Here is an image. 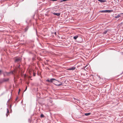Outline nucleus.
<instances>
[{"label":"nucleus","mask_w":123,"mask_h":123,"mask_svg":"<svg viewBox=\"0 0 123 123\" xmlns=\"http://www.w3.org/2000/svg\"><path fill=\"white\" fill-rule=\"evenodd\" d=\"M55 80V81L54 82V83L55 85L58 86H59L62 85V82H60L56 80Z\"/></svg>","instance_id":"obj_1"},{"label":"nucleus","mask_w":123,"mask_h":123,"mask_svg":"<svg viewBox=\"0 0 123 123\" xmlns=\"http://www.w3.org/2000/svg\"><path fill=\"white\" fill-rule=\"evenodd\" d=\"M21 59L20 57L16 58L15 59V62L16 63L17 62L18 63L21 62Z\"/></svg>","instance_id":"obj_2"},{"label":"nucleus","mask_w":123,"mask_h":123,"mask_svg":"<svg viewBox=\"0 0 123 123\" xmlns=\"http://www.w3.org/2000/svg\"><path fill=\"white\" fill-rule=\"evenodd\" d=\"M10 74H13V72H12V71L10 72H7L6 71L4 72L3 73V75L4 76H6V75L7 76H9Z\"/></svg>","instance_id":"obj_3"},{"label":"nucleus","mask_w":123,"mask_h":123,"mask_svg":"<svg viewBox=\"0 0 123 123\" xmlns=\"http://www.w3.org/2000/svg\"><path fill=\"white\" fill-rule=\"evenodd\" d=\"M9 80V78H4L0 80V83H3V82H7Z\"/></svg>","instance_id":"obj_4"},{"label":"nucleus","mask_w":123,"mask_h":123,"mask_svg":"<svg viewBox=\"0 0 123 123\" xmlns=\"http://www.w3.org/2000/svg\"><path fill=\"white\" fill-rule=\"evenodd\" d=\"M75 68V67H72L71 68H69L68 70H74Z\"/></svg>","instance_id":"obj_5"},{"label":"nucleus","mask_w":123,"mask_h":123,"mask_svg":"<svg viewBox=\"0 0 123 123\" xmlns=\"http://www.w3.org/2000/svg\"><path fill=\"white\" fill-rule=\"evenodd\" d=\"M53 14L56 15L57 16H59L60 15V13H53Z\"/></svg>","instance_id":"obj_6"},{"label":"nucleus","mask_w":123,"mask_h":123,"mask_svg":"<svg viewBox=\"0 0 123 123\" xmlns=\"http://www.w3.org/2000/svg\"><path fill=\"white\" fill-rule=\"evenodd\" d=\"M54 80H55L53 78L51 79L50 80V82H52L54 81Z\"/></svg>","instance_id":"obj_7"},{"label":"nucleus","mask_w":123,"mask_h":123,"mask_svg":"<svg viewBox=\"0 0 123 123\" xmlns=\"http://www.w3.org/2000/svg\"><path fill=\"white\" fill-rule=\"evenodd\" d=\"M98 1L100 2H104L106 1L105 0H98Z\"/></svg>","instance_id":"obj_8"},{"label":"nucleus","mask_w":123,"mask_h":123,"mask_svg":"<svg viewBox=\"0 0 123 123\" xmlns=\"http://www.w3.org/2000/svg\"><path fill=\"white\" fill-rule=\"evenodd\" d=\"M78 36L77 35H76V36H74L73 37V38L75 39L76 40L77 38L78 37Z\"/></svg>","instance_id":"obj_9"},{"label":"nucleus","mask_w":123,"mask_h":123,"mask_svg":"<svg viewBox=\"0 0 123 123\" xmlns=\"http://www.w3.org/2000/svg\"><path fill=\"white\" fill-rule=\"evenodd\" d=\"M91 114V113H85V115L86 116H88L90 115Z\"/></svg>","instance_id":"obj_10"},{"label":"nucleus","mask_w":123,"mask_h":123,"mask_svg":"<svg viewBox=\"0 0 123 123\" xmlns=\"http://www.w3.org/2000/svg\"><path fill=\"white\" fill-rule=\"evenodd\" d=\"M112 10H106V12H112Z\"/></svg>","instance_id":"obj_11"},{"label":"nucleus","mask_w":123,"mask_h":123,"mask_svg":"<svg viewBox=\"0 0 123 123\" xmlns=\"http://www.w3.org/2000/svg\"><path fill=\"white\" fill-rule=\"evenodd\" d=\"M28 26L26 27L25 29V31L26 32L28 30Z\"/></svg>","instance_id":"obj_12"},{"label":"nucleus","mask_w":123,"mask_h":123,"mask_svg":"<svg viewBox=\"0 0 123 123\" xmlns=\"http://www.w3.org/2000/svg\"><path fill=\"white\" fill-rule=\"evenodd\" d=\"M102 12H106V10H102L100 11Z\"/></svg>","instance_id":"obj_13"},{"label":"nucleus","mask_w":123,"mask_h":123,"mask_svg":"<svg viewBox=\"0 0 123 123\" xmlns=\"http://www.w3.org/2000/svg\"><path fill=\"white\" fill-rule=\"evenodd\" d=\"M40 117H44V116L43 114H42L41 115Z\"/></svg>","instance_id":"obj_14"},{"label":"nucleus","mask_w":123,"mask_h":123,"mask_svg":"<svg viewBox=\"0 0 123 123\" xmlns=\"http://www.w3.org/2000/svg\"><path fill=\"white\" fill-rule=\"evenodd\" d=\"M120 16L118 15H117L116 17V18H118Z\"/></svg>","instance_id":"obj_15"},{"label":"nucleus","mask_w":123,"mask_h":123,"mask_svg":"<svg viewBox=\"0 0 123 123\" xmlns=\"http://www.w3.org/2000/svg\"><path fill=\"white\" fill-rule=\"evenodd\" d=\"M107 32V31H105L104 32V34H106Z\"/></svg>","instance_id":"obj_16"},{"label":"nucleus","mask_w":123,"mask_h":123,"mask_svg":"<svg viewBox=\"0 0 123 123\" xmlns=\"http://www.w3.org/2000/svg\"><path fill=\"white\" fill-rule=\"evenodd\" d=\"M7 113H9V111L8 109H7Z\"/></svg>","instance_id":"obj_17"},{"label":"nucleus","mask_w":123,"mask_h":123,"mask_svg":"<svg viewBox=\"0 0 123 123\" xmlns=\"http://www.w3.org/2000/svg\"><path fill=\"white\" fill-rule=\"evenodd\" d=\"M46 81L47 82H50V80L49 79H47L46 80Z\"/></svg>","instance_id":"obj_18"},{"label":"nucleus","mask_w":123,"mask_h":123,"mask_svg":"<svg viewBox=\"0 0 123 123\" xmlns=\"http://www.w3.org/2000/svg\"><path fill=\"white\" fill-rule=\"evenodd\" d=\"M12 72H13V74H12L14 75V73H15L16 71H13Z\"/></svg>","instance_id":"obj_19"},{"label":"nucleus","mask_w":123,"mask_h":123,"mask_svg":"<svg viewBox=\"0 0 123 123\" xmlns=\"http://www.w3.org/2000/svg\"><path fill=\"white\" fill-rule=\"evenodd\" d=\"M50 0L51 1H57L58 0Z\"/></svg>","instance_id":"obj_20"},{"label":"nucleus","mask_w":123,"mask_h":123,"mask_svg":"<svg viewBox=\"0 0 123 123\" xmlns=\"http://www.w3.org/2000/svg\"><path fill=\"white\" fill-rule=\"evenodd\" d=\"M20 65H19V66H18V68H20Z\"/></svg>","instance_id":"obj_21"},{"label":"nucleus","mask_w":123,"mask_h":123,"mask_svg":"<svg viewBox=\"0 0 123 123\" xmlns=\"http://www.w3.org/2000/svg\"><path fill=\"white\" fill-rule=\"evenodd\" d=\"M2 71L0 70V74H1V72H2Z\"/></svg>","instance_id":"obj_22"},{"label":"nucleus","mask_w":123,"mask_h":123,"mask_svg":"<svg viewBox=\"0 0 123 123\" xmlns=\"http://www.w3.org/2000/svg\"><path fill=\"white\" fill-rule=\"evenodd\" d=\"M11 107H12V105H10V108H11Z\"/></svg>","instance_id":"obj_23"},{"label":"nucleus","mask_w":123,"mask_h":123,"mask_svg":"<svg viewBox=\"0 0 123 123\" xmlns=\"http://www.w3.org/2000/svg\"><path fill=\"white\" fill-rule=\"evenodd\" d=\"M35 73H33V75L34 76H35Z\"/></svg>","instance_id":"obj_24"},{"label":"nucleus","mask_w":123,"mask_h":123,"mask_svg":"<svg viewBox=\"0 0 123 123\" xmlns=\"http://www.w3.org/2000/svg\"><path fill=\"white\" fill-rule=\"evenodd\" d=\"M19 92H18V93L19 94V92L20 91V89H19Z\"/></svg>","instance_id":"obj_25"},{"label":"nucleus","mask_w":123,"mask_h":123,"mask_svg":"<svg viewBox=\"0 0 123 123\" xmlns=\"http://www.w3.org/2000/svg\"><path fill=\"white\" fill-rule=\"evenodd\" d=\"M27 89V86H26V88L25 89V91H25Z\"/></svg>","instance_id":"obj_26"},{"label":"nucleus","mask_w":123,"mask_h":123,"mask_svg":"<svg viewBox=\"0 0 123 123\" xmlns=\"http://www.w3.org/2000/svg\"><path fill=\"white\" fill-rule=\"evenodd\" d=\"M6 116H7V114H6Z\"/></svg>","instance_id":"obj_27"},{"label":"nucleus","mask_w":123,"mask_h":123,"mask_svg":"<svg viewBox=\"0 0 123 123\" xmlns=\"http://www.w3.org/2000/svg\"><path fill=\"white\" fill-rule=\"evenodd\" d=\"M55 34H56V32L55 33Z\"/></svg>","instance_id":"obj_28"},{"label":"nucleus","mask_w":123,"mask_h":123,"mask_svg":"<svg viewBox=\"0 0 123 123\" xmlns=\"http://www.w3.org/2000/svg\"><path fill=\"white\" fill-rule=\"evenodd\" d=\"M121 14H123V13H122Z\"/></svg>","instance_id":"obj_29"}]
</instances>
